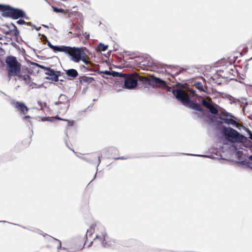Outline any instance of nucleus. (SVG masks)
Wrapping results in <instances>:
<instances>
[{
  "label": "nucleus",
  "instance_id": "f257e3e1",
  "mask_svg": "<svg viewBox=\"0 0 252 252\" xmlns=\"http://www.w3.org/2000/svg\"><path fill=\"white\" fill-rule=\"evenodd\" d=\"M123 79L124 88L133 90L137 87L139 80L148 83L151 86L161 87L166 90L168 92H172L177 99L189 108L198 111H203L201 105L198 103L192 101L189 96L187 94L184 90L180 89H173L168 86L166 82L159 78L151 77L148 79L144 77H141L137 73H134L128 75L126 74V76Z\"/></svg>",
  "mask_w": 252,
  "mask_h": 252
},
{
  "label": "nucleus",
  "instance_id": "f03ea898",
  "mask_svg": "<svg viewBox=\"0 0 252 252\" xmlns=\"http://www.w3.org/2000/svg\"><path fill=\"white\" fill-rule=\"evenodd\" d=\"M0 11L3 12V16L10 17L14 19L19 18H25L27 20L29 18L26 16V14L23 10L18 8H13L9 5L0 4Z\"/></svg>",
  "mask_w": 252,
  "mask_h": 252
},
{
  "label": "nucleus",
  "instance_id": "7ed1b4c3",
  "mask_svg": "<svg viewBox=\"0 0 252 252\" xmlns=\"http://www.w3.org/2000/svg\"><path fill=\"white\" fill-rule=\"evenodd\" d=\"M7 67L8 75L9 77L12 75H17L21 71V64L14 56L7 57L5 60Z\"/></svg>",
  "mask_w": 252,
  "mask_h": 252
},
{
  "label": "nucleus",
  "instance_id": "20e7f679",
  "mask_svg": "<svg viewBox=\"0 0 252 252\" xmlns=\"http://www.w3.org/2000/svg\"><path fill=\"white\" fill-rule=\"evenodd\" d=\"M221 132L228 140L231 142H240L244 139L245 136L240 134L235 129L231 127H222Z\"/></svg>",
  "mask_w": 252,
  "mask_h": 252
},
{
  "label": "nucleus",
  "instance_id": "39448f33",
  "mask_svg": "<svg viewBox=\"0 0 252 252\" xmlns=\"http://www.w3.org/2000/svg\"><path fill=\"white\" fill-rule=\"evenodd\" d=\"M67 49L66 51H63L68 54L71 57V60L75 63H79L82 59L83 56L85 55V53L81 48L77 47H71L66 46Z\"/></svg>",
  "mask_w": 252,
  "mask_h": 252
},
{
  "label": "nucleus",
  "instance_id": "423d86ee",
  "mask_svg": "<svg viewBox=\"0 0 252 252\" xmlns=\"http://www.w3.org/2000/svg\"><path fill=\"white\" fill-rule=\"evenodd\" d=\"M218 118L223 120L225 124L232 125L237 127L238 124L236 121V118L224 110H221L220 113L218 114Z\"/></svg>",
  "mask_w": 252,
  "mask_h": 252
},
{
  "label": "nucleus",
  "instance_id": "0eeeda50",
  "mask_svg": "<svg viewBox=\"0 0 252 252\" xmlns=\"http://www.w3.org/2000/svg\"><path fill=\"white\" fill-rule=\"evenodd\" d=\"M41 68H43L46 71L45 74L49 75V77H46L47 79L51 80L54 81H58L59 80V77L61 75V71H55L50 68L41 66Z\"/></svg>",
  "mask_w": 252,
  "mask_h": 252
},
{
  "label": "nucleus",
  "instance_id": "6e6552de",
  "mask_svg": "<svg viewBox=\"0 0 252 252\" xmlns=\"http://www.w3.org/2000/svg\"><path fill=\"white\" fill-rule=\"evenodd\" d=\"M98 229L100 231V234H96L95 238L94 239V240H99L100 242H101V245L103 247H105L107 245L109 246V244H108L106 241L107 234L106 233L105 228L102 226H99L98 227Z\"/></svg>",
  "mask_w": 252,
  "mask_h": 252
},
{
  "label": "nucleus",
  "instance_id": "1a4fd4ad",
  "mask_svg": "<svg viewBox=\"0 0 252 252\" xmlns=\"http://www.w3.org/2000/svg\"><path fill=\"white\" fill-rule=\"evenodd\" d=\"M202 104L212 114H218L219 111L215 107L214 104L208 101L207 100L203 98L202 100Z\"/></svg>",
  "mask_w": 252,
  "mask_h": 252
},
{
  "label": "nucleus",
  "instance_id": "9d476101",
  "mask_svg": "<svg viewBox=\"0 0 252 252\" xmlns=\"http://www.w3.org/2000/svg\"><path fill=\"white\" fill-rule=\"evenodd\" d=\"M13 104L14 107L23 115H25L29 110L28 107L23 102L17 101L13 102Z\"/></svg>",
  "mask_w": 252,
  "mask_h": 252
},
{
  "label": "nucleus",
  "instance_id": "9b49d317",
  "mask_svg": "<svg viewBox=\"0 0 252 252\" xmlns=\"http://www.w3.org/2000/svg\"><path fill=\"white\" fill-rule=\"evenodd\" d=\"M48 45L50 48L53 50L55 52H62L66 51L65 49H67L66 46H55L51 44V43L48 41Z\"/></svg>",
  "mask_w": 252,
  "mask_h": 252
},
{
  "label": "nucleus",
  "instance_id": "f8f14e48",
  "mask_svg": "<svg viewBox=\"0 0 252 252\" xmlns=\"http://www.w3.org/2000/svg\"><path fill=\"white\" fill-rule=\"evenodd\" d=\"M65 71L69 80L74 79L78 75L77 71L75 69H69L65 70Z\"/></svg>",
  "mask_w": 252,
  "mask_h": 252
},
{
  "label": "nucleus",
  "instance_id": "ddd939ff",
  "mask_svg": "<svg viewBox=\"0 0 252 252\" xmlns=\"http://www.w3.org/2000/svg\"><path fill=\"white\" fill-rule=\"evenodd\" d=\"M68 102V99L67 97L63 94H62L60 95L59 97V101L55 102V105H59L63 103H65L66 102Z\"/></svg>",
  "mask_w": 252,
  "mask_h": 252
},
{
  "label": "nucleus",
  "instance_id": "4468645a",
  "mask_svg": "<svg viewBox=\"0 0 252 252\" xmlns=\"http://www.w3.org/2000/svg\"><path fill=\"white\" fill-rule=\"evenodd\" d=\"M94 80V79L92 77L83 76L79 79V81L81 83H86V84H90L92 81Z\"/></svg>",
  "mask_w": 252,
  "mask_h": 252
},
{
  "label": "nucleus",
  "instance_id": "2eb2a0df",
  "mask_svg": "<svg viewBox=\"0 0 252 252\" xmlns=\"http://www.w3.org/2000/svg\"><path fill=\"white\" fill-rule=\"evenodd\" d=\"M111 75L115 77H120L124 79V77L126 76V74L115 71H111Z\"/></svg>",
  "mask_w": 252,
  "mask_h": 252
},
{
  "label": "nucleus",
  "instance_id": "dca6fc26",
  "mask_svg": "<svg viewBox=\"0 0 252 252\" xmlns=\"http://www.w3.org/2000/svg\"><path fill=\"white\" fill-rule=\"evenodd\" d=\"M81 61H83V63L86 65L92 64L91 62L90 61L89 58L87 57V55L86 54L84 56H83L82 59H81Z\"/></svg>",
  "mask_w": 252,
  "mask_h": 252
},
{
  "label": "nucleus",
  "instance_id": "f3484780",
  "mask_svg": "<svg viewBox=\"0 0 252 252\" xmlns=\"http://www.w3.org/2000/svg\"><path fill=\"white\" fill-rule=\"evenodd\" d=\"M108 47V45H104L102 43H100L98 44V48L101 51H105Z\"/></svg>",
  "mask_w": 252,
  "mask_h": 252
},
{
  "label": "nucleus",
  "instance_id": "a211bd4d",
  "mask_svg": "<svg viewBox=\"0 0 252 252\" xmlns=\"http://www.w3.org/2000/svg\"><path fill=\"white\" fill-rule=\"evenodd\" d=\"M52 8L55 12L62 13H64L65 12L63 8H59L55 7V6H52Z\"/></svg>",
  "mask_w": 252,
  "mask_h": 252
},
{
  "label": "nucleus",
  "instance_id": "6ab92c4d",
  "mask_svg": "<svg viewBox=\"0 0 252 252\" xmlns=\"http://www.w3.org/2000/svg\"><path fill=\"white\" fill-rule=\"evenodd\" d=\"M94 225H92L90 227V229L87 230V234H86V236L87 237V236L89 234L91 235L92 234V233L94 232Z\"/></svg>",
  "mask_w": 252,
  "mask_h": 252
},
{
  "label": "nucleus",
  "instance_id": "aec40b11",
  "mask_svg": "<svg viewBox=\"0 0 252 252\" xmlns=\"http://www.w3.org/2000/svg\"><path fill=\"white\" fill-rule=\"evenodd\" d=\"M19 77L25 81H27L28 80L30 79V76L28 75H20L19 76Z\"/></svg>",
  "mask_w": 252,
  "mask_h": 252
},
{
  "label": "nucleus",
  "instance_id": "412c9836",
  "mask_svg": "<svg viewBox=\"0 0 252 252\" xmlns=\"http://www.w3.org/2000/svg\"><path fill=\"white\" fill-rule=\"evenodd\" d=\"M244 128L248 132V135L249 136V138L252 141V133L250 129L245 127V126H244Z\"/></svg>",
  "mask_w": 252,
  "mask_h": 252
},
{
  "label": "nucleus",
  "instance_id": "4be33fe9",
  "mask_svg": "<svg viewBox=\"0 0 252 252\" xmlns=\"http://www.w3.org/2000/svg\"><path fill=\"white\" fill-rule=\"evenodd\" d=\"M17 22L20 25L27 24V25H29V23L26 22L24 20L22 19L19 20Z\"/></svg>",
  "mask_w": 252,
  "mask_h": 252
},
{
  "label": "nucleus",
  "instance_id": "5701e85b",
  "mask_svg": "<svg viewBox=\"0 0 252 252\" xmlns=\"http://www.w3.org/2000/svg\"><path fill=\"white\" fill-rule=\"evenodd\" d=\"M241 164L243 165H247L249 166L250 162L247 160H243L239 162Z\"/></svg>",
  "mask_w": 252,
  "mask_h": 252
},
{
  "label": "nucleus",
  "instance_id": "b1692460",
  "mask_svg": "<svg viewBox=\"0 0 252 252\" xmlns=\"http://www.w3.org/2000/svg\"><path fill=\"white\" fill-rule=\"evenodd\" d=\"M196 87L200 90H203V87L200 83H197L196 84Z\"/></svg>",
  "mask_w": 252,
  "mask_h": 252
},
{
  "label": "nucleus",
  "instance_id": "393cba45",
  "mask_svg": "<svg viewBox=\"0 0 252 252\" xmlns=\"http://www.w3.org/2000/svg\"><path fill=\"white\" fill-rule=\"evenodd\" d=\"M29 26H31L32 27H33L37 31H39L41 29V27H39V28L36 27L35 25H32L31 22H29Z\"/></svg>",
  "mask_w": 252,
  "mask_h": 252
},
{
  "label": "nucleus",
  "instance_id": "a878e982",
  "mask_svg": "<svg viewBox=\"0 0 252 252\" xmlns=\"http://www.w3.org/2000/svg\"><path fill=\"white\" fill-rule=\"evenodd\" d=\"M58 119H60V120H63V121H68V126H71L73 125V122H70L69 121H68L67 120L62 119H61V118H58Z\"/></svg>",
  "mask_w": 252,
  "mask_h": 252
},
{
  "label": "nucleus",
  "instance_id": "bb28decb",
  "mask_svg": "<svg viewBox=\"0 0 252 252\" xmlns=\"http://www.w3.org/2000/svg\"><path fill=\"white\" fill-rule=\"evenodd\" d=\"M249 141V143L248 144L247 147H250V150H252V141H250V140Z\"/></svg>",
  "mask_w": 252,
  "mask_h": 252
},
{
  "label": "nucleus",
  "instance_id": "cd10ccee",
  "mask_svg": "<svg viewBox=\"0 0 252 252\" xmlns=\"http://www.w3.org/2000/svg\"><path fill=\"white\" fill-rule=\"evenodd\" d=\"M104 73L105 75H111V71L106 70L104 71Z\"/></svg>",
  "mask_w": 252,
  "mask_h": 252
},
{
  "label": "nucleus",
  "instance_id": "c85d7f7f",
  "mask_svg": "<svg viewBox=\"0 0 252 252\" xmlns=\"http://www.w3.org/2000/svg\"><path fill=\"white\" fill-rule=\"evenodd\" d=\"M85 37L86 38H89V34L87 32H85V35H84Z\"/></svg>",
  "mask_w": 252,
  "mask_h": 252
},
{
  "label": "nucleus",
  "instance_id": "c756f323",
  "mask_svg": "<svg viewBox=\"0 0 252 252\" xmlns=\"http://www.w3.org/2000/svg\"><path fill=\"white\" fill-rule=\"evenodd\" d=\"M59 246L58 247V248H60V247H61V245H61V241H59Z\"/></svg>",
  "mask_w": 252,
  "mask_h": 252
},
{
  "label": "nucleus",
  "instance_id": "7c9ffc66",
  "mask_svg": "<svg viewBox=\"0 0 252 252\" xmlns=\"http://www.w3.org/2000/svg\"><path fill=\"white\" fill-rule=\"evenodd\" d=\"M249 158L250 160L252 161V155L249 156Z\"/></svg>",
  "mask_w": 252,
  "mask_h": 252
},
{
  "label": "nucleus",
  "instance_id": "2f4dec72",
  "mask_svg": "<svg viewBox=\"0 0 252 252\" xmlns=\"http://www.w3.org/2000/svg\"><path fill=\"white\" fill-rule=\"evenodd\" d=\"M197 156L204 157H209L208 156H204V155H197Z\"/></svg>",
  "mask_w": 252,
  "mask_h": 252
},
{
  "label": "nucleus",
  "instance_id": "473e14b6",
  "mask_svg": "<svg viewBox=\"0 0 252 252\" xmlns=\"http://www.w3.org/2000/svg\"><path fill=\"white\" fill-rule=\"evenodd\" d=\"M217 123H218V124H219V125H221V124H222V122H221V121H218V122H217Z\"/></svg>",
  "mask_w": 252,
  "mask_h": 252
},
{
  "label": "nucleus",
  "instance_id": "72a5a7b5",
  "mask_svg": "<svg viewBox=\"0 0 252 252\" xmlns=\"http://www.w3.org/2000/svg\"><path fill=\"white\" fill-rule=\"evenodd\" d=\"M116 159H124V158H116Z\"/></svg>",
  "mask_w": 252,
  "mask_h": 252
},
{
  "label": "nucleus",
  "instance_id": "f704fd0d",
  "mask_svg": "<svg viewBox=\"0 0 252 252\" xmlns=\"http://www.w3.org/2000/svg\"><path fill=\"white\" fill-rule=\"evenodd\" d=\"M42 26H43V27H44L46 28H48V26H47V25H43Z\"/></svg>",
  "mask_w": 252,
  "mask_h": 252
},
{
  "label": "nucleus",
  "instance_id": "c9c22d12",
  "mask_svg": "<svg viewBox=\"0 0 252 252\" xmlns=\"http://www.w3.org/2000/svg\"><path fill=\"white\" fill-rule=\"evenodd\" d=\"M98 160L99 163H100V157H98Z\"/></svg>",
  "mask_w": 252,
  "mask_h": 252
},
{
  "label": "nucleus",
  "instance_id": "e433bc0d",
  "mask_svg": "<svg viewBox=\"0 0 252 252\" xmlns=\"http://www.w3.org/2000/svg\"><path fill=\"white\" fill-rule=\"evenodd\" d=\"M92 244H93V242H92L91 243V244H90V245H89V247H90V246L92 245Z\"/></svg>",
  "mask_w": 252,
  "mask_h": 252
},
{
  "label": "nucleus",
  "instance_id": "4c0bfd02",
  "mask_svg": "<svg viewBox=\"0 0 252 252\" xmlns=\"http://www.w3.org/2000/svg\"><path fill=\"white\" fill-rule=\"evenodd\" d=\"M25 117H26V118H29L30 117H29V116H26Z\"/></svg>",
  "mask_w": 252,
  "mask_h": 252
},
{
  "label": "nucleus",
  "instance_id": "58836bf2",
  "mask_svg": "<svg viewBox=\"0 0 252 252\" xmlns=\"http://www.w3.org/2000/svg\"><path fill=\"white\" fill-rule=\"evenodd\" d=\"M68 107H69V105H68L67 106V108H68Z\"/></svg>",
  "mask_w": 252,
  "mask_h": 252
}]
</instances>
